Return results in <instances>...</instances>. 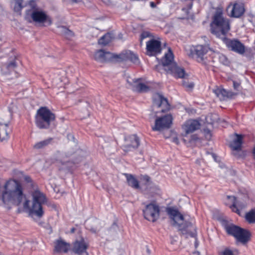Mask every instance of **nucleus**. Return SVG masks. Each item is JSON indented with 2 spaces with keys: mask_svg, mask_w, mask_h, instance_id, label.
<instances>
[{
  "mask_svg": "<svg viewBox=\"0 0 255 255\" xmlns=\"http://www.w3.org/2000/svg\"><path fill=\"white\" fill-rule=\"evenodd\" d=\"M32 200L27 198L22 185L15 180H9L3 185L0 184V206L4 205L8 209L22 204L29 216L34 220L41 218L44 215L43 205L46 202L45 195L36 189L32 193Z\"/></svg>",
  "mask_w": 255,
  "mask_h": 255,
  "instance_id": "f257e3e1",
  "label": "nucleus"
},
{
  "mask_svg": "<svg viewBox=\"0 0 255 255\" xmlns=\"http://www.w3.org/2000/svg\"><path fill=\"white\" fill-rule=\"evenodd\" d=\"M211 27V32L221 38L228 48L240 54L245 53V47L239 40L229 39L226 37L230 27L228 19L224 18L222 12H217L215 13Z\"/></svg>",
  "mask_w": 255,
  "mask_h": 255,
  "instance_id": "f03ea898",
  "label": "nucleus"
},
{
  "mask_svg": "<svg viewBox=\"0 0 255 255\" xmlns=\"http://www.w3.org/2000/svg\"><path fill=\"white\" fill-rule=\"evenodd\" d=\"M169 105L167 100L160 94H156L153 97L152 112L155 115L156 119L154 126L152 128L154 131H161L170 128L172 117L171 115H166L163 116H157L156 115L160 113H164L169 110Z\"/></svg>",
  "mask_w": 255,
  "mask_h": 255,
  "instance_id": "7ed1b4c3",
  "label": "nucleus"
},
{
  "mask_svg": "<svg viewBox=\"0 0 255 255\" xmlns=\"http://www.w3.org/2000/svg\"><path fill=\"white\" fill-rule=\"evenodd\" d=\"M166 211L173 222V225L182 235H185L186 238L196 237V227L193 219L188 216H183L177 210L172 207L167 208Z\"/></svg>",
  "mask_w": 255,
  "mask_h": 255,
  "instance_id": "20e7f679",
  "label": "nucleus"
},
{
  "mask_svg": "<svg viewBox=\"0 0 255 255\" xmlns=\"http://www.w3.org/2000/svg\"><path fill=\"white\" fill-rule=\"evenodd\" d=\"M173 54L170 48L161 60L162 65L167 73L172 74L176 78H185L186 75L184 69L178 67L173 62Z\"/></svg>",
  "mask_w": 255,
  "mask_h": 255,
  "instance_id": "39448f33",
  "label": "nucleus"
},
{
  "mask_svg": "<svg viewBox=\"0 0 255 255\" xmlns=\"http://www.w3.org/2000/svg\"><path fill=\"white\" fill-rule=\"evenodd\" d=\"M55 115L46 107L39 109L35 116V124L40 129H47L55 120Z\"/></svg>",
  "mask_w": 255,
  "mask_h": 255,
  "instance_id": "423d86ee",
  "label": "nucleus"
},
{
  "mask_svg": "<svg viewBox=\"0 0 255 255\" xmlns=\"http://www.w3.org/2000/svg\"><path fill=\"white\" fill-rule=\"evenodd\" d=\"M29 4L31 9L27 14V16L29 14L30 17L33 22L37 23H42L44 26H49L52 24L51 18L45 11L37 8L33 0H30Z\"/></svg>",
  "mask_w": 255,
  "mask_h": 255,
  "instance_id": "0eeeda50",
  "label": "nucleus"
},
{
  "mask_svg": "<svg viewBox=\"0 0 255 255\" xmlns=\"http://www.w3.org/2000/svg\"><path fill=\"white\" fill-rule=\"evenodd\" d=\"M191 52L193 57L198 62L207 64L210 61L208 56H210L213 51L207 45H198L192 48Z\"/></svg>",
  "mask_w": 255,
  "mask_h": 255,
  "instance_id": "6e6552de",
  "label": "nucleus"
},
{
  "mask_svg": "<svg viewBox=\"0 0 255 255\" xmlns=\"http://www.w3.org/2000/svg\"><path fill=\"white\" fill-rule=\"evenodd\" d=\"M226 232L233 236L237 240L243 244H246L250 240V233L238 226L234 225H228L225 227Z\"/></svg>",
  "mask_w": 255,
  "mask_h": 255,
  "instance_id": "1a4fd4ad",
  "label": "nucleus"
},
{
  "mask_svg": "<svg viewBox=\"0 0 255 255\" xmlns=\"http://www.w3.org/2000/svg\"><path fill=\"white\" fill-rule=\"evenodd\" d=\"M159 207L154 202L146 205L145 209L143 210L144 218L152 222L159 218Z\"/></svg>",
  "mask_w": 255,
  "mask_h": 255,
  "instance_id": "9d476101",
  "label": "nucleus"
},
{
  "mask_svg": "<svg viewBox=\"0 0 255 255\" xmlns=\"http://www.w3.org/2000/svg\"><path fill=\"white\" fill-rule=\"evenodd\" d=\"M200 126L201 124L197 120L191 119L186 121L182 126V128L184 132L182 133V136L184 137H186L188 134L199 129Z\"/></svg>",
  "mask_w": 255,
  "mask_h": 255,
  "instance_id": "9b49d317",
  "label": "nucleus"
},
{
  "mask_svg": "<svg viewBox=\"0 0 255 255\" xmlns=\"http://www.w3.org/2000/svg\"><path fill=\"white\" fill-rule=\"evenodd\" d=\"M139 145V138L136 135H131L125 138V143L123 146L125 152L136 149Z\"/></svg>",
  "mask_w": 255,
  "mask_h": 255,
  "instance_id": "f8f14e48",
  "label": "nucleus"
},
{
  "mask_svg": "<svg viewBox=\"0 0 255 255\" xmlns=\"http://www.w3.org/2000/svg\"><path fill=\"white\" fill-rule=\"evenodd\" d=\"M139 79H132L128 77L127 79V82L129 85V87L133 91L137 92H147L149 88L146 85L139 82Z\"/></svg>",
  "mask_w": 255,
  "mask_h": 255,
  "instance_id": "ddd939ff",
  "label": "nucleus"
},
{
  "mask_svg": "<svg viewBox=\"0 0 255 255\" xmlns=\"http://www.w3.org/2000/svg\"><path fill=\"white\" fill-rule=\"evenodd\" d=\"M146 49L147 54L149 55H154L161 52V42L151 39L146 42Z\"/></svg>",
  "mask_w": 255,
  "mask_h": 255,
  "instance_id": "4468645a",
  "label": "nucleus"
},
{
  "mask_svg": "<svg viewBox=\"0 0 255 255\" xmlns=\"http://www.w3.org/2000/svg\"><path fill=\"white\" fill-rule=\"evenodd\" d=\"M89 247L88 241L83 238L77 240L73 244V251L77 254L82 255L87 253V249Z\"/></svg>",
  "mask_w": 255,
  "mask_h": 255,
  "instance_id": "2eb2a0df",
  "label": "nucleus"
},
{
  "mask_svg": "<svg viewBox=\"0 0 255 255\" xmlns=\"http://www.w3.org/2000/svg\"><path fill=\"white\" fill-rule=\"evenodd\" d=\"M94 57L97 61L103 63L111 61L113 58V55L109 52L100 49L95 52Z\"/></svg>",
  "mask_w": 255,
  "mask_h": 255,
  "instance_id": "dca6fc26",
  "label": "nucleus"
},
{
  "mask_svg": "<svg viewBox=\"0 0 255 255\" xmlns=\"http://www.w3.org/2000/svg\"><path fill=\"white\" fill-rule=\"evenodd\" d=\"M213 92L220 100H225L227 98H232L237 95V93L226 91L222 88L217 87L213 90Z\"/></svg>",
  "mask_w": 255,
  "mask_h": 255,
  "instance_id": "f3484780",
  "label": "nucleus"
},
{
  "mask_svg": "<svg viewBox=\"0 0 255 255\" xmlns=\"http://www.w3.org/2000/svg\"><path fill=\"white\" fill-rule=\"evenodd\" d=\"M231 7L230 15L232 17L238 18L241 17L245 12V8L242 3H235L228 6V9Z\"/></svg>",
  "mask_w": 255,
  "mask_h": 255,
  "instance_id": "a211bd4d",
  "label": "nucleus"
},
{
  "mask_svg": "<svg viewBox=\"0 0 255 255\" xmlns=\"http://www.w3.org/2000/svg\"><path fill=\"white\" fill-rule=\"evenodd\" d=\"M236 138H235L230 144V147L234 152H240L241 151L243 135L241 134H235Z\"/></svg>",
  "mask_w": 255,
  "mask_h": 255,
  "instance_id": "6ab92c4d",
  "label": "nucleus"
},
{
  "mask_svg": "<svg viewBox=\"0 0 255 255\" xmlns=\"http://www.w3.org/2000/svg\"><path fill=\"white\" fill-rule=\"evenodd\" d=\"M70 248L69 244L62 240H57L55 242L54 251L57 253H67Z\"/></svg>",
  "mask_w": 255,
  "mask_h": 255,
  "instance_id": "aec40b11",
  "label": "nucleus"
},
{
  "mask_svg": "<svg viewBox=\"0 0 255 255\" xmlns=\"http://www.w3.org/2000/svg\"><path fill=\"white\" fill-rule=\"evenodd\" d=\"M119 58L123 61L129 60L134 63H138L137 56L130 51H126L119 55Z\"/></svg>",
  "mask_w": 255,
  "mask_h": 255,
  "instance_id": "412c9836",
  "label": "nucleus"
},
{
  "mask_svg": "<svg viewBox=\"0 0 255 255\" xmlns=\"http://www.w3.org/2000/svg\"><path fill=\"white\" fill-rule=\"evenodd\" d=\"M58 33L67 39H71L74 34V33L67 27L64 26H58Z\"/></svg>",
  "mask_w": 255,
  "mask_h": 255,
  "instance_id": "4be33fe9",
  "label": "nucleus"
},
{
  "mask_svg": "<svg viewBox=\"0 0 255 255\" xmlns=\"http://www.w3.org/2000/svg\"><path fill=\"white\" fill-rule=\"evenodd\" d=\"M125 175L127 177L128 184L130 186L135 189L139 188L138 181L132 175L125 174Z\"/></svg>",
  "mask_w": 255,
  "mask_h": 255,
  "instance_id": "5701e85b",
  "label": "nucleus"
},
{
  "mask_svg": "<svg viewBox=\"0 0 255 255\" xmlns=\"http://www.w3.org/2000/svg\"><path fill=\"white\" fill-rule=\"evenodd\" d=\"M113 39L112 34L111 33H107L102 36L98 41L99 44L106 45L110 42Z\"/></svg>",
  "mask_w": 255,
  "mask_h": 255,
  "instance_id": "b1692460",
  "label": "nucleus"
},
{
  "mask_svg": "<svg viewBox=\"0 0 255 255\" xmlns=\"http://www.w3.org/2000/svg\"><path fill=\"white\" fill-rule=\"evenodd\" d=\"M52 140V138H49L47 139L36 143L34 144L33 147L37 149L43 148L49 145L51 142Z\"/></svg>",
  "mask_w": 255,
  "mask_h": 255,
  "instance_id": "393cba45",
  "label": "nucleus"
},
{
  "mask_svg": "<svg viewBox=\"0 0 255 255\" xmlns=\"http://www.w3.org/2000/svg\"><path fill=\"white\" fill-rule=\"evenodd\" d=\"M246 220L250 224L255 223V209H252L246 213Z\"/></svg>",
  "mask_w": 255,
  "mask_h": 255,
  "instance_id": "a878e982",
  "label": "nucleus"
},
{
  "mask_svg": "<svg viewBox=\"0 0 255 255\" xmlns=\"http://www.w3.org/2000/svg\"><path fill=\"white\" fill-rule=\"evenodd\" d=\"M24 6L23 0H14L13 9L15 12H19Z\"/></svg>",
  "mask_w": 255,
  "mask_h": 255,
  "instance_id": "bb28decb",
  "label": "nucleus"
},
{
  "mask_svg": "<svg viewBox=\"0 0 255 255\" xmlns=\"http://www.w3.org/2000/svg\"><path fill=\"white\" fill-rule=\"evenodd\" d=\"M73 164V163L70 161H65L64 162H61L60 169L69 171L72 167Z\"/></svg>",
  "mask_w": 255,
  "mask_h": 255,
  "instance_id": "cd10ccee",
  "label": "nucleus"
},
{
  "mask_svg": "<svg viewBox=\"0 0 255 255\" xmlns=\"http://www.w3.org/2000/svg\"><path fill=\"white\" fill-rule=\"evenodd\" d=\"M80 5H83L85 6L88 8H92L93 6V4L90 0H86L85 1L82 0V2H81Z\"/></svg>",
  "mask_w": 255,
  "mask_h": 255,
  "instance_id": "c85d7f7f",
  "label": "nucleus"
},
{
  "mask_svg": "<svg viewBox=\"0 0 255 255\" xmlns=\"http://www.w3.org/2000/svg\"><path fill=\"white\" fill-rule=\"evenodd\" d=\"M182 84L184 87L188 90L192 89L194 87V84L193 83H188L185 80L183 81Z\"/></svg>",
  "mask_w": 255,
  "mask_h": 255,
  "instance_id": "c756f323",
  "label": "nucleus"
},
{
  "mask_svg": "<svg viewBox=\"0 0 255 255\" xmlns=\"http://www.w3.org/2000/svg\"><path fill=\"white\" fill-rule=\"evenodd\" d=\"M16 67V64L14 61L10 62L7 65V68L9 70H14Z\"/></svg>",
  "mask_w": 255,
  "mask_h": 255,
  "instance_id": "7c9ffc66",
  "label": "nucleus"
},
{
  "mask_svg": "<svg viewBox=\"0 0 255 255\" xmlns=\"http://www.w3.org/2000/svg\"><path fill=\"white\" fill-rule=\"evenodd\" d=\"M221 255H234V254L231 250L226 249L221 253Z\"/></svg>",
  "mask_w": 255,
  "mask_h": 255,
  "instance_id": "2f4dec72",
  "label": "nucleus"
},
{
  "mask_svg": "<svg viewBox=\"0 0 255 255\" xmlns=\"http://www.w3.org/2000/svg\"><path fill=\"white\" fill-rule=\"evenodd\" d=\"M233 83L234 89L238 91H240L241 87L240 83L236 82L235 81H233Z\"/></svg>",
  "mask_w": 255,
  "mask_h": 255,
  "instance_id": "473e14b6",
  "label": "nucleus"
},
{
  "mask_svg": "<svg viewBox=\"0 0 255 255\" xmlns=\"http://www.w3.org/2000/svg\"><path fill=\"white\" fill-rule=\"evenodd\" d=\"M171 140L177 144L179 143V139L176 135L171 136L170 137Z\"/></svg>",
  "mask_w": 255,
  "mask_h": 255,
  "instance_id": "72a5a7b5",
  "label": "nucleus"
},
{
  "mask_svg": "<svg viewBox=\"0 0 255 255\" xmlns=\"http://www.w3.org/2000/svg\"><path fill=\"white\" fill-rule=\"evenodd\" d=\"M150 36V33L147 31H144L141 34V39H143L146 37H149Z\"/></svg>",
  "mask_w": 255,
  "mask_h": 255,
  "instance_id": "f704fd0d",
  "label": "nucleus"
},
{
  "mask_svg": "<svg viewBox=\"0 0 255 255\" xmlns=\"http://www.w3.org/2000/svg\"><path fill=\"white\" fill-rule=\"evenodd\" d=\"M198 139V137L196 134H193L191 135L189 142L195 141Z\"/></svg>",
  "mask_w": 255,
  "mask_h": 255,
  "instance_id": "c9c22d12",
  "label": "nucleus"
},
{
  "mask_svg": "<svg viewBox=\"0 0 255 255\" xmlns=\"http://www.w3.org/2000/svg\"><path fill=\"white\" fill-rule=\"evenodd\" d=\"M232 210L233 211L238 213V214H240V211L237 208V207L235 205L233 204L231 207Z\"/></svg>",
  "mask_w": 255,
  "mask_h": 255,
  "instance_id": "e433bc0d",
  "label": "nucleus"
},
{
  "mask_svg": "<svg viewBox=\"0 0 255 255\" xmlns=\"http://www.w3.org/2000/svg\"><path fill=\"white\" fill-rule=\"evenodd\" d=\"M68 2L70 3H78L80 4L81 2H82V0H67Z\"/></svg>",
  "mask_w": 255,
  "mask_h": 255,
  "instance_id": "4c0bfd02",
  "label": "nucleus"
},
{
  "mask_svg": "<svg viewBox=\"0 0 255 255\" xmlns=\"http://www.w3.org/2000/svg\"><path fill=\"white\" fill-rule=\"evenodd\" d=\"M218 56H219L220 60L222 62H224V63H225L227 61L226 58L224 55H221L219 54H218Z\"/></svg>",
  "mask_w": 255,
  "mask_h": 255,
  "instance_id": "58836bf2",
  "label": "nucleus"
},
{
  "mask_svg": "<svg viewBox=\"0 0 255 255\" xmlns=\"http://www.w3.org/2000/svg\"><path fill=\"white\" fill-rule=\"evenodd\" d=\"M212 117H213V119L212 120V122H218L219 119L218 117V116L217 115H212Z\"/></svg>",
  "mask_w": 255,
  "mask_h": 255,
  "instance_id": "ea45409f",
  "label": "nucleus"
},
{
  "mask_svg": "<svg viewBox=\"0 0 255 255\" xmlns=\"http://www.w3.org/2000/svg\"><path fill=\"white\" fill-rule=\"evenodd\" d=\"M24 179L27 182H30L31 181L30 177L28 176H24Z\"/></svg>",
  "mask_w": 255,
  "mask_h": 255,
  "instance_id": "a19ab883",
  "label": "nucleus"
},
{
  "mask_svg": "<svg viewBox=\"0 0 255 255\" xmlns=\"http://www.w3.org/2000/svg\"><path fill=\"white\" fill-rule=\"evenodd\" d=\"M143 178V179L145 181H146V182H149V181L150 180L149 177L147 175L144 176Z\"/></svg>",
  "mask_w": 255,
  "mask_h": 255,
  "instance_id": "79ce46f5",
  "label": "nucleus"
},
{
  "mask_svg": "<svg viewBox=\"0 0 255 255\" xmlns=\"http://www.w3.org/2000/svg\"><path fill=\"white\" fill-rule=\"evenodd\" d=\"M76 152L78 154H83L84 153V152L81 149L78 150Z\"/></svg>",
  "mask_w": 255,
  "mask_h": 255,
  "instance_id": "37998d69",
  "label": "nucleus"
},
{
  "mask_svg": "<svg viewBox=\"0 0 255 255\" xmlns=\"http://www.w3.org/2000/svg\"><path fill=\"white\" fill-rule=\"evenodd\" d=\"M253 154L254 158L255 160V146L254 147V148L253 149Z\"/></svg>",
  "mask_w": 255,
  "mask_h": 255,
  "instance_id": "c03bdc74",
  "label": "nucleus"
},
{
  "mask_svg": "<svg viewBox=\"0 0 255 255\" xmlns=\"http://www.w3.org/2000/svg\"><path fill=\"white\" fill-rule=\"evenodd\" d=\"M198 245V243H197V239H196L195 242V247L197 248Z\"/></svg>",
  "mask_w": 255,
  "mask_h": 255,
  "instance_id": "a18cd8bd",
  "label": "nucleus"
},
{
  "mask_svg": "<svg viewBox=\"0 0 255 255\" xmlns=\"http://www.w3.org/2000/svg\"><path fill=\"white\" fill-rule=\"evenodd\" d=\"M150 5H151V6L154 7L155 6V4L153 2H150Z\"/></svg>",
  "mask_w": 255,
  "mask_h": 255,
  "instance_id": "49530a36",
  "label": "nucleus"
},
{
  "mask_svg": "<svg viewBox=\"0 0 255 255\" xmlns=\"http://www.w3.org/2000/svg\"><path fill=\"white\" fill-rule=\"evenodd\" d=\"M228 198H232V199H233V200H235V197H234V196H228Z\"/></svg>",
  "mask_w": 255,
  "mask_h": 255,
  "instance_id": "de8ad7c7",
  "label": "nucleus"
},
{
  "mask_svg": "<svg viewBox=\"0 0 255 255\" xmlns=\"http://www.w3.org/2000/svg\"><path fill=\"white\" fill-rule=\"evenodd\" d=\"M194 254H196V255H200V253L198 252H195Z\"/></svg>",
  "mask_w": 255,
  "mask_h": 255,
  "instance_id": "09e8293b",
  "label": "nucleus"
},
{
  "mask_svg": "<svg viewBox=\"0 0 255 255\" xmlns=\"http://www.w3.org/2000/svg\"><path fill=\"white\" fill-rule=\"evenodd\" d=\"M68 137H69H69L74 138L73 136L72 135H71V134H70V135H68Z\"/></svg>",
  "mask_w": 255,
  "mask_h": 255,
  "instance_id": "8fccbe9b",
  "label": "nucleus"
},
{
  "mask_svg": "<svg viewBox=\"0 0 255 255\" xmlns=\"http://www.w3.org/2000/svg\"><path fill=\"white\" fill-rule=\"evenodd\" d=\"M74 230H75L74 228H72V229L71 230V232H72V233H73V232H74Z\"/></svg>",
  "mask_w": 255,
  "mask_h": 255,
  "instance_id": "3c124183",
  "label": "nucleus"
},
{
  "mask_svg": "<svg viewBox=\"0 0 255 255\" xmlns=\"http://www.w3.org/2000/svg\"><path fill=\"white\" fill-rule=\"evenodd\" d=\"M175 242V240H172V241H171V243L172 244H173L174 243V242Z\"/></svg>",
  "mask_w": 255,
  "mask_h": 255,
  "instance_id": "603ef678",
  "label": "nucleus"
},
{
  "mask_svg": "<svg viewBox=\"0 0 255 255\" xmlns=\"http://www.w3.org/2000/svg\"><path fill=\"white\" fill-rule=\"evenodd\" d=\"M209 135V136L210 137L211 136V134H210V132H208V135L207 136H208Z\"/></svg>",
  "mask_w": 255,
  "mask_h": 255,
  "instance_id": "864d4df0",
  "label": "nucleus"
},
{
  "mask_svg": "<svg viewBox=\"0 0 255 255\" xmlns=\"http://www.w3.org/2000/svg\"><path fill=\"white\" fill-rule=\"evenodd\" d=\"M81 255H88V253H84V254H82Z\"/></svg>",
  "mask_w": 255,
  "mask_h": 255,
  "instance_id": "5fc2aeb1",
  "label": "nucleus"
},
{
  "mask_svg": "<svg viewBox=\"0 0 255 255\" xmlns=\"http://www.w3.org/2000/svg\"><path fill=\"white\" fill-rule=\"evenodd\" d=\"M147 252H148V253L149 252V249H147Z\"/></svg>",
  "mask_w": 255,
  "mask_h": 255,
  "instance_id": "6e6d98bb",
  "label": "nucleus"
},
{
  "mask_svg": "<svg viewBox=\"0 0 255 255\" xmlns=\"http://www.w3.org/2000/svg\"><path fill=\"white\" fill-rule=\"evenodd\" d=\"M233 154H234L235 155H236V154L235 152H233Z\"/></svg>",
  "mask_w": 255,
  "mask_h": 255,
  "instance_id": "4d7b16f0",
  "label": "nucleus"
}]
</instances>
